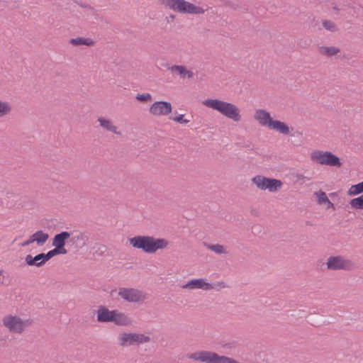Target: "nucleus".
Instances as JSON below:
<instances>
[{
    "label": "nucleus",
    "instance_id": "obj_1",
    "mask_svg": "<svg viewBox=\"0 0 363 363\" xmlns=\"http://www.w3.org/2000/svg\"><path fill=\"white\" fill-rule=\"evenodd\" d=\"M133 247L140 249L147 254H154L159 250L165 249L169 241L164 238H156L153 236L137 235L128 239Z\"/></svg>",
    "mask_w": 363,
    "mask_h": 363
},
{
    "label": "nucleus",
    "instance_id": "obj_2",
    "mask_svg": "<svg viewBox=\"0 0 363 363\" xmlns=\"http://www.w3.org/2000/svg\"><path fill=\"white\" fill-rule=\"evenodd\" d=\"M203 104L206 107L218 111L223 116L235 122H238L241 119L239 108L232 103L219 99H209L203 101Z\"/></svg>",
    "mask_w": 363,
    "mask_h": 363
},
{
    "label": "nucleus",
    "instance_id": "obj_3",
    "mask_svg": "<svg viewBox=\"0 0 363 363\" xmlns=\"http://www.w3.org/2000/svg\"><path fill=\"white\" fill-rule=\"evenodd\" d=\"M160 1L164 7L181 13L200 15L208 9V6L203 8L185 0H160Z\"/></svg>",
    "mask_w": 363,
    "mask_h": 363
},
{
    "label": "nucleus",
    "instance_id": "obj_4",
    "mask_svg": "<svg viewBox=\"0 0 363 363\" xmlns=\"http://www.w3.org/2000/svg\"><path fill=\"white\" fill-rule=\"evenodd\" d=\"M2 323L9 332L14 333H22L25 328L31 324V320H23L21 318L16 315H7L2 319Z\"/></svg>",
    "mask_w": 363,
    "mask_h": 363
},
{
    "label": "nucleus",
    "instance_id": "obj_5",
    "mask_svg": "<svg viewBox=\"0 0 363 363\" xmlns=\"http://www.w3.org/2000/svg\"><path fill=\"white\" fill-rule=\"evenodd\" d=\"M118 345L121 347H130L150 341V337L144 334L122 333L118 336Z\"/></svg>",
    "mask_w": 363,
    "mask_h": 363
},
{
    "label": "nucleus",
    "instance_id": "obj_6",
    "mask_svg": "<svg viewBox=\"0 0 363 363\" xmlns=\"http://www.w3.org/2000/svg\"><path fill=\"white\" fill-rule=\"evenodd\" d=\"M252 182L261 190H268L269 192H277L282 186L279 179L268 178L262 175H257L252 179Z\"/></svg>",
    "mask_w": 363,
    "mask_h": 363
},
{
    "label": "nucleus",
    "instance_id": "obj_7",
    "mask_svg": "<svg viewBox=\"0 0 363 363\" xmlns=\"http://www.w3.org/2000/svg\"><path fill=\"white\" fill-rule=\"evenodd\" d=\"M311 160L317 161L320 164L340 167L342 165L340 158L331 152L314 151L311 153Z\"/></svg>",
    "mask_w": 363,
    "mask_h": 363
},
{
    "label": "nucleus",
    "instance_id": "obj_8",
    "mask_svg": "<svg viewBox=\"0 0 363 363\" xmlns=\"http://www.w3.org/2000/svg\"><path fill=\"white\" fill-rule=\"evenodd\" d=\"M326 265L328 269L333 271H350L354 268V262L341 255L330 256L327 260Z\"/></svg>",
    "mask_w": 363,
    "mask_h": 363
},
{
    "label": "nucleus",
    "instance_id": "obj_9",
    "mask_svg": "<svg viewBox=\"0 0 363 363\" xmlns=\"http://www.w3.org/2000/svg\"><path fill=\"white\" fill-rule=\"evenodd\" d=\"M118 294L124 301L130 303H143L147 298L143 291L134 288H119Z\"/></svg>",
    "mask_w": 363,
    "mask_h": 363
},
{
    "label": "nucleus",
    "instance_id": "obj_10",
    "mask_svg": "<svg viewBox=\"0 0 363 363\" xmlns=\"http://www.w3.org/2000/svg\"><path fill=\"white\" fill-rule=\"evenodd\" d=\"M172 107L169 102L158 101L154 102L149 108L150 113L153 116H167L172 112Z\"/></svg>",
    "mask_w": 363,
    "mask_h": 363
},
{
    "label": "nucleus",
    "instance_id": "obj_11",
    "mask_svg": "<svg viewBox=\"0 0 363 363\" xmlns=\"http://www.w3.org/2000/svg\"><path fill=\"white\" fill-rule=\"evenodd\" d=\"M187 289H203L208 291L214 289V286L204 281L203 279H193L182 286Z\"/></svg>",
    "mask_w": 363,
    "mask_h": 363
},
{
    "label": "nucleus",
    "instance_id": "obj_12",
    "mask_svg": "<svg viewBox=\"0 0 363 363\" xmlns=\"http://www.w3.org/2000/svg\"><path fill=\"white\" fill-rule=\"evenodd\" d=\"M70 236L71 233L67 231H62L60 233L56 234L52 238V246H57L60 250L67 253V250L65 248V245L66 244V241L70 238Z\"/></svg>",
    "mask_w": 363,
    "mask_h": 363
},
{
    "label": "nucleus",
    "instance_id": "obj_13",
    "mask_svg": "<svg viewBox=\"0 0 363 363\" xmlns=\"http://www.w3.org/2000/svg\"><path fill=\"white\" fill-rule=\"evenodd\" d=\"M115 310L110 311L104 306H99L97 310V321L100 323H109L113 320Z\"/></svg>",
    "mask_w": 363,
    "mask_h": 363
},
{
    "label": "nucleus",
    "instance_id": "obj_14",
    "mask_svg": "<svg viewBox=\"0 0 363 363\" xmlns=\"http://www.w3.org/2000/svg\"><path fill=\"white\" fill-rule=\"evenodd\" d=\"M255 119L262 126H267L270 128L274 120L272 118L270 113L265 110L259 109L255 112Z\"/></svg>",
    "mask_w": 363,
    "mask_h": 363
},
{
    "label": "nucleus",
    "instance_id": "obj_15",
    "mask_svg": "<svg viewBox=\"0 0 363 363\" xmlns=\"http://www.w3.org/2000/svg\"><path fill=\"white\" fill-rule=\"evenodd\" d=\"M206 357V361L204 363H239L233 358L219 355L218 353L211 351Z\"/></svg>",
    "mask_w": 363,
    "mask_h": 363
},
{
    "label": "nucleus",
    "instance_id": "obj_16",
    "mask_svg": "<svg viewBox=\"0 0 363 363\" xmlns=\"http://www.w3.org/2000/svg\"><path fill=\"white\" fill-rule=\"evenodd\" d=\"M25 262L26 264L28 266H35L37 267H40L47 262L44 252L38 254L34 257H33L31 255H28L25 257Z\"/></svg>",
    "mask_w": 363,
    "mask_h": 363
},
{
    "label": "nucleus",
    "instance_id": "obj_17",
    "mask_svg": "<svg viewBox=\"0 0 363 363\" xmlns=\"http://www.w3.org/2000/svg\"><path fill=\"white\" fill-rule=\"evenodd\" d=\"M113 323L120 326H128L132 324V320L126 314L115 310Z\"/></svg>",
    "mask_w": 363,
    "mask_h": 363
},
{
    "label": "nucleus",
    "instance_id": "obj_18",
    "mask_svg": "<svg viewBox=\"0 0 363 363\" xmlns=\"http://www.w3.org/2000/svg\"><path fill=\"white\" fill-rule=\"evenodd\" d=\"M97 121L99 123L100 126L104 129L112 132L116 135L121 134L120 131L117 130V127L113 124V122L111 120L106 119L104 117H99L97 119Z\"/></svg>",
    "mask_w": 363,
    "mask_h": 363
},
{
    "label": "nucleus",
    "instance_id": "obj_19",
    "mask_svg": "<svg viewBox=\"0 0 363 363\" xmlns=\"http://www.w3.org/2000/svg\"><path fill=\"white\" fill-rule=\"evenodd\" d=\"M318 52L320 55L331 57L340 52V49L335 46H319Z\"/></svg>",
    "mask_w": 363,
    "mask_h": 363
},
{
    "label": "nucleus",
    "instance_id": "obj_20",
    "mask_svg": "<svg viewBox=\"0 0 363 363\" xmlns=\"http://www.w3.org/2000/svg\"><path fill=\"white\" fill-rule=\"evenodd\" d=\"M210 352H211V351L201 350V351L188 354L187 357L194 361H198V362L204 363L206 361V359H207L206 357H208V354H210Z\"/></svg>",
    "mask_w": 363,
    "mask_h": 363
},
{
    "label": "nucleus",
    "instance_id": "obj_21",
    "mask_svg": "<svg viewBox=\"0 0 363 363\" xmlns=\"http://www.w3.org/2000/svg\"><path fill=\"white\" fill-rule=\"evenodd\" d=\"M269 129L276 130L284 135L290 133L289 127L285 123L277 120L274 121Z\"/></svg>",
    "mask_w": 363,
    "mask_h": 363
},
{
    "label": "nucleus",
    "instance_id": "obj_22",
    "mask_svg": "<svg viewBox=\"0 0 363 363\" xmlns=\"http://www.w3.org/2000/svg\"><path fill=\"white\" fill-rule=\"evenodd\" d=\"M35 242L39 246L43 245L49 238V235L47 233H44L43 230H38L32 235Z\"/></svg>",
    "mask_w": 363,
    "mask_h": 363
},
{
    "label": "nucleus",
    "instance_id": "obj_23",
    "mask_svg": "<svg viewBox=\"0 0 363 363\" xmlns=\"http://www.w3.org/2000/svg\"><path fill=\"white\" fill-rule=\"evenodd\" d=\"M70 43L74 46L79 45H87L92 46L94 45V41L91 38H85L82 37H78L76 38H72L70 40Z\"/></svg>",
    "mask_w": 363,
    "mask_h": 363
},
{
    "label": "nucleus",
    "instance_id": "obj_24",
    "mask_svg": "<svg viewBox=\"0 0 363 363\" xmlns=\"http://www.w3.org/2000/svg\"><path fill=\"white\" fill-rule=\"evenodd\" d=\"M203 245L206 247L207 249L214 252L215 253L218 255L221 254H227L228 252L226 251L225 247L220 244H208L206 242H203Z\"/></svg>",
    "mask_w": 363,
    "mask_h": 363
},
{
    "label": "nucleus",
    "instance_id": "obj_25",
    "mask_svg": "<svg viewBox=\"0 0 363 363\" xmlns=\"http://www.w3.org/2000/svg\"><path fill=\"white\" fill-rule=\"evenodd\" d=\"M168 69L171 70L173 72H177L180 75V77L182 79H185V72L186 67L184 65H172L171 67L169 66L168 64L165 65Z\"/></svg>",
    "mask_w": 363,
    "mask_h": 363
},
{
    "label": "nucleus",
    "instance_id": "obj_26",
    "mask_svg": "<svg viewBox=\"0 0 363 363\" xmlns=\"http://www.w3.org/2000/svg\"><path fill=\"white\" fill-rule=\"evenodd\" d=\"M363 192V181L357 184L352 185L347 191L350 196L357 195Z\"/></svg>",
    "mask_w": 363,
    "mask_h": 363
},
{
    "label": "nucleus",
    "instance_id": "obj_27",
    "mask_svg": "<svg viewBox=\"0 0 363 363\" xmlns=\"http://www.w3.org/2000/svg\"><path fill=\"white\" fill-rule=\"evenodd\" d=\"M350 204L353 208L363 209V194L357 198L351 199Z\"/></svg>",
    "mask_w": 363,
    "mask_h": 363
},
{
    "label": "nucleus",
    "instance_id": "obj_28",
    "mask_svg": "<svg viewBox=\"0 0 363 363\" xmlns=\"http://www.w3.org/2000/svg\"><path fill=\"white\" fill-rule=\"evenodd\" d=\"M66 253L59 249L57 246L55 247L54 249L48 251L47 253H44V255H45V259L46 262H48L49 259H50L52 257H53L55 255H65Z\"/></svg>",
    "mask_w": 363,
    "mask_h": 363
},
{
    "label": "nucleus",
    "instance_id": "obj_29",
    "mask_svg": "<svg viewBox=\"0 0 363 363\" xmlns=\"http://www.w3.org/2000/svg\"><path fill=\"white\" fill-rule=\"evenodd\" d=\"M323 27L330 32H336L337 30V26L336 24L330 20H324L322 22Z\"/></svg>",
    "mask_w": 363,
    "mask_h": 363
},
{
    "label": "nucleus",
    "instance_id": "obj_30",
    "mask_svg": "<svg viewBox=\"0 0 363 363\" xmlns=\"http://www.w3.org/2000/svg\"><path fill=\"white\" fill-rule=\"evenodd\" d=\"M11 111V106L5 101L0 100V117L9 114Z\"/></svg>",
    "mask_w": 363,
    "mask_h": 363
},
{
    "label": "nucleus",
    "instance_id": "obj_31",
    "mask_svg": "<svg viewBox=\"0 0 363 363\" xmlns=\"http://www.w3.org/2000/svg\"><path fill=\"white\" fill-rule=\"evenodd\" d=\"M71 235H72V237L70 236V238H69L70 242L74 244L78 242L82 241V244H84V235L82 233H80V232L74 233L73 232L71 233Z\"/></svg>",
    "mask_w": 363,
    "mask_h": 363
},
{
    "label": "nucleus",
    "instance_id": "obj_32",
    "mask_svg": "<svg viewBox=\"0 0 363 363\" xmlns=\"http://www.w3.org/2000/svg\"><path fill=\"white\" fill-rule=\"evenodd\" d=\"M314 194L317 197L318 203L319 204L325 203L327 201H328V198L324 191L320 190L319 191L315 192Z\"/></svg>",
    "mask_w": 363,
    "mask_h": 363
},
{
    "label": "nucleus",
    "instance_id": "obj_33",
    "mask_svg": "<svg viewBox=\"0 0 363 363\" xmlns=\"http://www.w3.org/2000/svg\"><path fill=\"white\" fill-rule=\"evenodd\" d=\"M135 99L140 102L147 103L152 100V96L149 93L138 94L135 96Z\"/></svg>",
    "mask_w": 363,
    "mask_h": 363
},
{
    "label": "nucleus",
    "instance_id": "obj_34",
    "mask_svg": "<svg viewBox=\"0 0 363 363\" xmlns=\"http://www.w3.org/2000/svg\"><path fill=\"white\" fill-rule=\"evenodd\" d=\"M171 120H173L177 123H187L189 122V120H186V119H184V115L183 114H180L178 116H176V117H170L169 118Z\"/></svg>",
    "mask_w": 363,
    "mask_h": 363
},
{
    "label": "nucleus",
    "instance_id": "obj_35",
    "mask_svg": "<svg viewBox=\"0 0 363 363\" xmlns=\"http://www.w3.org/2000/svg\"><path fill=\"white\" fill-rule=\"evenodd\" d=\"M33 236H32V235H30V238H29V239H28V240H26V241H24L23 242H22V243L21 244V245L22 247H26V246H27V245H29L30 244H31V243H33V242H35L34 240H33Z\"/></svg>",
    "mask_w": 363,
    "mask_h": 363
},
{
    "label": "nucleus",
    "instance_id": "obj_36",
    "mask_svg": "<svg viewBox=\"0 0 363 363\" xmlns=\"http://www.w3.org/2000/svg\"><path fill=\"white\" fill-rule=\"evenodd\" d=\"M340 8L341 9V11H346L347 9H354V7H352L350 4L347 2L345 4H341Z\"/></svg>",
    "mask_w": 363,
    "mask_h": 363
},
{
    "label": "nucleus",
    "instance_id": "obj_37",
    "mask_svg": "<svg viewBox=\"0 0 363 363\" xmlns=\"http://www.w3.org/2000/svg\"><path fill=\"white\" fill-rule=\"evenodd\" d=\"M194 74L190 71V70H188L186 68V72H185V78L187 77L189 79H191L194 77Z\"/></svg>",
    "mask_w": 363,
    "mask_h": 363
},
{
    "label": "nucleus",
    "instance_id": "obj_38",
    "mask_svg": "<svg viewBox=\"0 0 363 363\" xmlns=\"http://www.w3.org/2000/svg\"><path fill=\"white\" fill-rule=\"evenodd\" d=\"M332 9L335 11V14H338L340 11H341V9L334 4H333Z\"/></svg>",
    "mask_w": 363,
    "mask_h": 363
},
{
    "label": "nucleus",
    "instance_id": "obj_39",
    "mask_svg": "<svg viewBox=\"0 0 363 363\" xmlns=\"http://www.w3.org/2000/svg\"><path fill=\"white\" fill-rule=\"evenodd\" d=\"M296 181H297V182H299V181H301V180H303V179H304L306 178V177H305L303 174H296Z\"/></svg>",
    "mask_w": 363,
    "mask_h": 363
},
{
    "label": "nucleus",
    "instance_id": "obj_40",
    "mask_svg": "<svg viewBox=\"0 0 363 363\" xmlns=\"http://www.w3.org/2000/svg\"><path fill=\"white\" fill-rule=\"evenodd\" d=\"M215 285L218 286V287H220V288H225V283L223 281L218 282Z\"/></svg>",
    "mask_w": 363,
    "mask_h": 363
},
{
    "label": "nucleus",
    "instance_id": "obj_41",
    "mask_svg": "<svg viewBox=\"0 0 363 363\" xmlns=\"http://www.w3.org/2000/svg\"><path fill=\"white\" fill-rule=\"evenodd\" d=\"M328 203V208H335L334 204L328 199V201L326 202Z\"/></svg>",
    "mask_w": 363,
    "mask_h": 363
},
{
    "label": "nucleus",
    "instance_id": "obj_42",
    "mask_svg": "<svg viewBox=\"0 0 363 363\" xmlns=\"http://www.w3.org/2000/svg\"><path fill=\"white\" fill-rule=\"evenodd\" d=\"M77 4L78 5H79L82 8H87L89 6L88 5H86V4H83V3L78 2V1H77Z\"/></svg>",
    "mask_w": 363,
    "mask_h": 363
},
{
    "label": "nucleus",
    "instance_id": "obj_43",
    "mask_svg": "<svg viewBox=\"0 0 363 363\" xmlns=\"http://www.w3.org/2000/svg\"><path fill=\"white\" fill-rule=\"evenodd\" d=\"M169 18H170V19H172V20H173V19H174L175 16H174V15H173V14H172V15H170V16H169Z\"/></svg>",
    "mask_w": 363,
    "mask_h": 363
},
{
    "label": "nucleus",
    "instance_id": "obj_44",
    "mask_svg": "<svg viewBox=\"0 0 363 363\" xmlns=\"http://www.w3.org/2000/svg\"><path fill=\"white\" fill-rule=\"evenodd\" d=\"M3 274V271L0 270V276Z\"/></svg>",
    "mask_w": 363,
    "mask_h": 363
}]
</instances>
